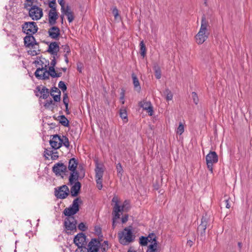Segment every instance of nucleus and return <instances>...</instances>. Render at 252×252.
<instances>
[{"instance_id": "1", "label": "nucleus", "mask_w": 252, "mask_h": 252, "mask_svg": "<svg viewBox=\"0 0 252 252\" xmlns=\"http://www.w3.org/2000/svg\"><path fill=\"white\" fill-rule=\"evenodd\" d=\"M118 237L119 242L123 245H127L132 242L134 240L135 236L132 231V226L126 227L119 232Z\"/></svg>"}, {"instance_id": "2", "label": "nucleus", "mask_w": 252, "mask_h": 252, "mask_svg": "<svg viewBox=\"0 0 252 252\" xmlns=\"http://www.w3.org/2000/svg\"><path fill=\"white\" fill-rule=\"evenodd\" d=\"M208 23L204 16L201 19V27L195 36L196 42L198 44L203 43L208 38L209 33L207 30Z\"/></svg>"}, {"instance_id": "3", "label": "nucleus", "mask_w": 252, "mask_h": 252, "mask_svg": "<svg viewBox=\"0 0 252 252\" xmlns=\"http://www.w3.org/2000/svg\"><path fill=\"white\" fill-rule=\"evenodd\" d=\"M82 200L79 198L75 199L72 205L68 208L64 210L63 213L66 216L71 217V216L76 214L79 210V203H81Z\"/></svg>"}, {"instance_id": "4", "label": "nucleus", "mask_w": 252, "mask_h": 252, "mask_svg": "<svg viewBox=\"0 0 252 252\" xmlns=\"http://www.w3.org/2000/svg\"><path fill=\"white\" fill-rule=\"evenodd\" d=\"M26 9L29 10V16L33 20H38L43 16L42 9L36 5L32 4Z\"/></svg>"}, {"instance_id": "5", "label": "nucleus", "mask_w": 252, "mask_h": 252, "mask_svg": "<svg viewBox=\"0 0 252 252\" xmlns=\"http://www.w3.org/2000/svg\"><path fill=\"white\" fill-rule=\"evenodd\" d=\"M22 28L23 32L27 35H33L38 29L36 23L34 22H25Z\"/></svg>"}, {"instance_id": "6", "label": "nucleus", "mask_w": 252, "mask_h": 252, "mask_svg": "<svg viewBox=\"0 0 252 252\" xmlns=\"http://www.w3.org/2000/svg\"><path fill=\"white\" fill-rule=\"evenodd\" d=\"M206 164L209 171L213 173V164L218 161V156L215 152H210L206 157Z\"/></svg>"}, {"instance_id": "7", "label": "nucleus", "mask_w": 252, "mask_h": 252, "mask_svg": "<svg viewBox=\"0 0 252 252\" xmlns=\"http://www.w3.org/2000/svg\"><path fill=\"white\" fill-rule=\"evenodd\" d=\"M69 192L68 188L66 185H63L58 190L55 189V194L57 198L64 199L68 196Z\"/></svg>"}, {"instance_id": "8", "label": "nucleus", "mask_w": 252, "mask_h": 252, "mask_svg": "<svg viewBox=\"0 0 252 252\" xmlns=\"http://www.w3.org/2000/svg\"><path fill=\"white\" fill-rule=\"evenodd\" d=\"M64 224L66 231H73L76 229L77 221L73 217L66 218Z\"/></svg>"}, {"instance_id": "9", "label": "nucleus", "mask_w": 252, "mask_h": 252, "mask_svg": "<svg viewBox=\"0 0 252 252\" xmlns=\"http://www.w3.org/2000/svg\"><path fill=\"white\" fill-rule=\"evenodd\" d=\"M86 236L83 233H80L76 235L74 238L73 242L78 248L79 247H86L87 242Z\"/></svg>"}, {"instance_id": "10", "label": "nucleus", "mask_w": 252, "mask_h": 252, "mask_svg": "<svg viewBox=\"0 0 252 252\" xmlns=\"http://www.w3.org/2000/svg\"><path fill=\"white\" fill-rule=\"evenodd\" d=\"M49 143L53 149L54 150L58 149L62 146L61 137L57 134L54 135L52 138L50 139Z\"/></svg>"}, {"instance_id": "11", "label": "nucleus", "mask_w": 252, "mask_h": 252, "mask_svg": "<svg viewBox=\"0 0 252 252\" xmlns=\"http://www.w3.org/2000/svg\"><path fill=\"white\" fill-rule=\"evenodd\" d=\"M71 172L72 173H71L69 177V183L70 185H73L79 179H82L85 176V171L83 170H82L80 175H79V173L76 171Z\"/></svg>"}, {"instance_id": "12", "label": "nucleus", "mask_w": 252, "mask_h": 252, "mask_svg": "<svg viewBox=\"0 0 252 252\" xmlns=\"http://www.w3.org/2000/svg\"><path fill=\"white\" fill-rule=\"evenodd\" d=\"M88 247L89 252H97L100 247V242L96 239H92L89 243Z\"/></svg>"}, {"instance_id": "13", "label": "nucleus", "mask_w": 252, "mask_h": 252, "mask_svg": "<svg viewBox=\"0 0 252 252\" xmlns=\"http://www.w3.org/2000/svg\"><path fill=\"white\" fill-rule=\"evenodd\" d=\"M208 219L206 216L202 217L201 219V222L200 224L198 226L197 228L198 231L200 233L201 235H202L203 236H205V230L208 225Z\"/></svg>"}, {"instance_id": "14", "label": "nucleus", "mask_w": 252, "mask_h": 252, "mask_svg": "<svg viewBox=\"0 0 252 252\" xmlns=\"http://www.w3.org/2000/svg\"><path fill=\"white\" fill-rule=\"evenodd\" d=\"M66 170V166L63 163H57L53 167V171L57 175H61Z\"/></svg>"}, {"instance_id": "15", "label": "nucleus", "mask_w": 252, "mask_h": 252, "mask_svg": "<svg viewBox=\"0 0 252 252\" xmlns=\"http://www.w3.org/2000/svg\"><path fill=\"white\" fill-rule=\"evenodd\" d=\"M112 201L114 203L113 210V214L115 215L117 218H120L121 212V206L119 205V199L118 197L114 196L112 198Z\"/></svg>"}, {"instance_id": "16", "label": "nucleus", "mask_w": 252, "mask_h": 252, "mask_svg": "<svg viewBox=\"0 0 252 252\" xmlns=\"http://www.w3.org/2000/svg\"><path fill=\"white\" fill-rule=\"evenodd\" d=\"M95 172L96 179H102L104 173L103 165L101 163H98L97 160L95 161Z\"/></svg>"}, {"instance_id": "17", "label": "nucleus", "mask_w": 252, "mask_h": 252, "mask_svg": "<svg viewBox=\"0 0 252 252\" xmlns=\"http://www.w3.org/2000/svg\"><path fill=\"white\" fill-rule=\"evenodd\" d=\"M59 50L58 44L56 42H53L49 44L47 51L54 56H57Z\"/></svg>"}, {"instance_id": "18", "label": "nucleus", "mask_w": 252, "mask_h": 252, "mask_svg": "<svg viewBox=\"0 0 252 252\" xmlns=\"http://www.w3.org/2000/svg\"><path fill=\"white\" fill-rule=\"evenodd\" d=\"M139 104L141 107L147 111L150 116L153 115V106L150 101H141Z\"/></svg>"}, {"instance_id": "19", "label": "nucleus", "mask_w": 252, "mask_h": 252, "mask_svg": "<svg viewBox=\"0 0 252 252\" xmlns=\"http://www.w3.org/2000/svg\"><path fill=\"white\" fill-rule=\"evenodd\" d=\"M48 33L50 37L57 39L60 34V30L57 27H52L49 29Z\"/></svg>"}, {"instance_id": "20", "label": "nucleus", "mask_w": 252, "mask_h": 252, "mask_svg": "<svg viewBox=\"0 0 252 252\" xmlns=\"http://www.w3.org/2000/svg\"><path fill=\"white\" fill-rule=\"evenodd\" d=\"M81 187V183L77 181L72 186L70 189V193L72 196H76L80 190Z\"/></svg>"}, {"instance_id": "21", "label": "nucleus", "mask_w": 252, "mask_h": 252, "mask_svg": "<svg viewBox=\"0 0 252 252\" xmlns=\"http://www.w3.org/2000/svg\"><path fill=\"white\" fill-rule=\"evenodd\" d=\"M49 17V23L51 25H53L56 24V20L58 18V15L56 10L52 11L50 10L48 14Z\"/></svg>"}, {"instance_id": "22", "label": "nucleus", "mask_w": 252, "mask_h": 252, "mask_svg": "<svg viewBox=\"0 0 252 252\" xmlns=\"http://www.w3.org/2000/svg\"><path fill=\"white\" fill-rule=\"evenodd\" d=\"M51 95L53 97L55 101L59 102L61 100V92L57 87L52 88Z\"/></svg>"}, {"instance_id": "23", "label": "nucleus", "mask_w": 252, "mask_h": 252, "mask_svg": "<svg viewBox=\"0 0 252 252\" xmlns=\"http://www.w3.org/2000/svg\"><path fill=\"white\" fill-rule=\"evenodd\" d=\"M61 12L63 14H64L67 16V20L69 23L72 22L74 20V17L73 16V12L68 6L66 7V8L64 9V11Z\"/></svg>"}, {"instance_id": "24", "label": "nucleus", "mask_w": 252, "mask_h": 252, "mask_svg": "<svg viewBox=\"0 0 252 252\" xmlns=\"http://www.w3.org/2000/svg\"><path fill=\"white\" fill-rule=\"evenodd\" d=\"M44 71H46V69L42 67L41 68H38L36 69L34 73V75L36 77L39 79H47L46 76H44Z\"/></svg>"}, {"instance_id": "25", "label": "nucleus", "mask_w": 252, "mask_h": 252, "mask_svg": "<svg viewBox=\"0 0 252 252\" xmlns=\"http://www.w3.org/2000/svg\"><path fill=\"white\" fill-rule=\"evenodd\" d=\"M35 39L32 35H28L24 38V43L27 47L32 46Z\"/></svg>"}, {"instance_id": "26", "label": "nucleus", "mask_w": 252, "mask_h": 252, "mask_svg": "<svg viewBox=\"0 0 252 252\" xmlns=\"http://www.w3.org/2000/svg\"><path fill=\"white\" fill-rule=\"evenodd\" d=\"M77 164V161L75 158H71L68 162V169L71 171H75Z\"/></svg>"}, {"instance_id": "27", "label": "nucleus", "mask_w": 252, "mask_h": 252, "mask_svg": "<svg viewBox=\"0 0 252 252\" xmlns=\"http://www.w3.org/2000/svg\"><path fill=\"white\" fill-rule=\"evenodd\" d=\"M56 72L55 70L54 67L53 66H50L49 67V70L47 71H44V75L46 77V78L49 79V76H50L52 78H55V76H56Z\"/></svg>"}, {"instance_id": "28", "label": "nucleus", "mask_w": 252, "mask_h": 252, "mask_svg": "<svg viewBox=\"0 0 252 252\" xmlns=\"http://www.w3.org/2000/svg\"><path fill=\"white\" fill-rule=\"evenodd\" d=\"M132 78L133 80V84L134 85V88L137 91H140L141 90V87L140 86L139 80L135 74H134V73L132 74Z\"/></svg>"}, {"instance_id": "29", "label": "nucleus", "mask_w": 252, "mask_h": 252, "mask_svg": "<svg viewBox=\"0 0 252 252\" xmlns=\"http://www.w3.org/2000/svg\"><path fill=\"white\" fill-rule=\"evenodd\" d=\"M38 91L42 94L41 96L43 99H46L49 95V91L45 87H42L41 90L38 89Z\"/></svg>"}, {"instance_id": "30", "label": "nucleus", "mask_w": 252, "mask_h": 252, "mask_svg": "<svg viewBox=\"0 0 252 252\" xmlns=\"http://www.w3.org/2000/svg\"><path fill=\"white\" fill-rule=\"evenodd\" d=\"M58 118L60 123L64 126H68L69 121L64 115L60 116Z\"/></svg>"}, {"instance_id": "31", "label": "nucleus", "mask_w": 252, "mask_h": 252, "mask_svg": "<svg viewBox=\"0 0 252 252\" xmlns=\"http://www.w3.org/2000/svg\"><path fill=\"white\" fill-rule=\"evenodd\" d=\"M154 70L155 71L156 77L157 79H160L161 77V70L158 64L154 65Z\"/></svg>"}, {"instance_id": "32", "label": "nucleus", "mask_w": 252, "mask_h": 252, "mask_svg": "<svg viewBox=\"0 0 252 252\" xmlns=\"http://www.w3.org/2000/svg\"><path fill=\"white\" fill-rule=\"evenodd\" d=\"M158 243L151 244L148 247L146 252H157Z\"/></svg>"}, {"instance_id": "33", "label": "nucleus", "mask_w": 252, "mask_h": 252, "mask_svg": "<svg viewBox=\"0 0 252 252\" xmlns=\"http://www.w3.org/2000/svg\"><path fill=\"white\" fill-rule=\"evenodd\" d=\"M68 101H69V99H68L67 94H64L63 96V102L65 106V109H66V112L67 114H69V110L68 109Z\"/></svg>"}, {"instance_id": "34", "label": "nucleus", "mask_w": 252, "mask_h": 252, "mask_svg": "<svg viewBox=\"0 0 252 252\" xmlns=\"http://www.w3.org/2000/svg\"><path fill=\"white\" fill-rule=\"evenodd\" d=\"M164 94L166 95V99L167 101L171 100L172 99L173 94L168 89L165 90Z\"/></svg>"}, {"instance_id": "35", "label": "nucleus", "mask_w": 252, "mask_h": 252, "mask_svg": "<svg viewBox=\"0 0 252 252\" xmlns=\"http://www.w3.org/2000/svg\"><path fill=\"white\" fill-rule=\"evenodd\" d=\"M146 238H148V242H151V244L157 243L156 235L153 233L150 234Z\"/></svg>"}, {"instance_id": "36", "label": "nucleus", "mask_w": 252, "mask_h": 252, "mask_svg": "<svg viewBox=\"0 0 252 252\" xmlns=\"http://www.w3.org/2000/svg\"><path fill=\"white\" fill-rule=\"evenodd\" d=\"M129 208V202L127 200H125L122 206H121V212L122 213L124 211H127Z\"/></svg>"}, {"instance_id": "37", "label": "nucleus", "mask_w": 252, "mask_h": 252, "mask_svg": "<svg viewBox=\"0 0 252 252\" xmlns=\"http://www.w3.org/2000/svg\"><path fill=\"white\" fill-rule=\"evenodd\" d=\"M120 116L123 120H126V122L127 121V113L125 108H122L120 111Z\"/></svg>"}, {"instance_id": "38", "label": "nucleus", "mask_w": 252, "mask_h": 252, "mask_svg": "<svg viewBox=\"0 0 252 252\" xmlns=\"http://www.w3.org/2000/svg\"><path fill=\"white\" fill-rule=\"evenodd\" d=\"M62 145L63 144L65 147L68 148L69 147V142L67 137L63 136L61 137Z\"/></svg>"}, {"instance_id": "39", "label": "nucleus", "mask_w": 252, "mask_h": 252, "mask_svg": "<svg viewBox=\"0 0 252 252\" xmlns=\"http://www.w3.org/2000/svg\"><path fill=\"white\" fill-rule=\"evenodd\" d=\"M140 54L143 57L145 56L146 52V49L143 41H141L140 43Z\"/></svg>"}, {"instance_id": "40", "label": "nucleus", "mask_w": 252, "mask_h": 252, "mask_svg": "<svg viewBox=\"0 0 252 252\" xmlns=\"http://www.w3.org/2000/svg\"><path fill=\"white\" fill-rule=\"evenodd\" d=\"M100 248L101 249L102 252H106L109 249L108 241H104L102 244H100Z\"/></svg>"}, {"instance_id": "41", "label": "nucleus", "mask_w": 252, "mask_h": 252, "mask_svg": "<svg viewBox=\"0 0 252 252\" xmlns=\"http://www.w3.org/2000/svg\"><path fill=\"white\" fill-rule=\"evenodd\" d=\"M112 13L116 20H121V17L119 14V10L116 7L113 8L112 10Z\"/></svg>"}, {"instance_id": "42", "label": "nucleus", "mask_w": 252, "mask_h": 252, "mask_svg": "<svg viewBox=\"0 0 252 252\" xmlns=\"http://www.w3.org/2000/svg\"><path fill=\"white\" fill-rule=\"evenodd\" d=\"M116 169L117 171L118 176L121 177L123 173V169L122 166L120 163H119L116 165Z\"/></svg>"}, {"instance_id": "43", "label": "nucleus", "mask_w": 252, "mask_h": 252, "mask_svg": "<svg viewBox=\"0 0 252 252\" xmlns=\"http://www.w3.org/2000/svg\"><path fill=\"white\" fill-rule=\"evenodd\" d=\"M184 131V126L182 123L179 124V125L177 129L176 133L179 135H181Z\"/></svg>"}, {"instance_id": "44", "label": "nucleus", "mask_w": 252, "mask_h": 252, "mask_svg": "<svg viewBox=\"0 0 252 252\" xmlns=\"http://www.w3.org/2000/svg\"><path fill=\"white\" fill-rule=\"evenodd\" d=\"M148 238L145 237H141L140 238V243L142 246H146L148 244Z\"/></svg>"}, {"instance_id": "45", "label": "nucleus", "mask_w": 252, "mask_h": 252, "mask_svg": "<svg viewBox=\"0 0 252 252\" xmlns=\"http://www.w3.org/2000/svg\"><path fill=\"white\" fill-rule=\"evenodd\" d=\"M56 0L50 1L49 3V6L51 8L50 10H52V11L56 10Z\"/></svg>"}, {"instance_id": "46", "label": "nucleus", "mask_w": 252, "mask_h": 252, "mask_svg": "<svg viewBox=\"0 0 252 252\" xmlns=\"http://www.w3.org/2000/svg\"><path fill=\"white\" fill-rule=\"evenodd\" d=\"M59 87L60 88L63 92L66 90V86L65 83L63 81H60L59 83Z\"/></svg>"}, {"instance_id": "47", "label": "nucleus", "mask_w": 252, "mask_h": 252, "mask_svg": "<svg viewBox=\"0 0 252 252\" xmlns=\"http://www.w3.org/2000/svg\"><path fill=\"white\" fill-rule=\"evenodd\" d=\"M52 105H54V103H53V101L50 99V100H47L46 102L45 103L44 106L45 107L47 108H50V106Z\"/></svg>"}, {"instance_id": "48", "label": "nucleus", "mask_w": 252, "mask_h": 252, "mask_svg": "<svg viewBox=\"0 0 252 252\" xmlns=\"http://www.w3.org/2000/svg\"><path fill=\"white\" fill-rule=\"evenodd\" d=\"M75 252H89L86 247H79L75 250Z\"/></svg>"}, {"instance_id": "49", "label": "nucleus", "mask_w": 252, "mask_h": 252, "mask_svg": "<svg viewBox=\"0 0 252 252\" xmlns=\"http://www.w3.org/2000/svg\"><path fill=\"white\" fill-rule=\"evenodd\" d=\"M192 97L193 100V102L195 104H197L198 102V98L197 95L196 93L192 92Z\"/></svg>"}, {"instance_id": "50", "label": "nucleus", "mask_w": 252, "mask_h": 252, "mask_svg": "<svg viewBox=\"0 0 252 252\" xmlns=\"http://www.w3.org/2000/svg\"><path fill=\"white\" fill-rule=\"evenodd\" d=\"M33 0H26L24 3V8H28V7L32 6Z\"/></svg>"}, {"instance_id": "51", "label": "nucleus", "mask_w": 252, "mask_h": 252, "mask_svg": "<svg viewBox=\"0 0 252 252\" xmlns=\"http://www.w3.org/2000/svg\"><path fill=\"white\" fill-rule=\"evenodd\" d=\"M78 229L82 231H85L87 229V227L83 222H81L78 226Z\"/></svg>"}, {"instance_id": "52", "label": "nucleus", "mask_w": 252, "mask_h": 252, "mask_svg": "<svg viewBox=\"0 0 252 252\" xmlns=\"http://www.w3.org/2000/svg\"><path fill=\"white\" fill-rule=\"evenodd\" d=\"M96 186L99 189L102 188V179H96Z\"/></svg>"}, {"instance_id": "53", "label": "nucleus", "mask_w": 252, "mask_h": 252, "mask_svg": "<svg viewBox=\"0 0 252 252\" xmlns=\"http://www.w3.org/2000/svg\"><path fill=\"white\" fill-rule=\"evenodd\" d=\"M58 154V153L57 152H54L53 151V152L52 153V155L51 156V158L52 159H53V160L57 159L59 157Z\"/></svg>"}, {"instance_id": "54", "label": "nucleus", "mask_w": 252, "mask_h": 252, "mask_svg": "<svg viewBox=\"0 0 252 252\" xmlns=\"http://www.w3.org/2000/svg\"><path fill=\"white\" fill-rule=\"evenodd\" d=\"M58 2L61 6V11H64V9L66 8L64 6V2L63 0H58Z\"/></svg>"}, {"instance_id": "55", "label": "nucleus", "mask_w": 252, "mask_h": 252, "mask_svg": "<svg viewBox=\"0 0 252 252\" xmlns=\"http://www.w3.org/2000/svg\"><path fill=\"white\" fill-rule=\"evenodd\" d=\"M63 50L64 52H66V54H68L70 52V48L68 45H65L63 46Z\"/></svg>"}, {"instance_id": "56", "label": "nucleus", "mask_w": 252, "mask_h": 252, "mask_svg": "<svg viewBox=\"0 0 252 252\" xmlns=\"http://www.w3.org/2000/svg\"><path fill=\"white\" fill-rule=\"evenodd\" d=\"M128 220V215H125L122 218V222L123 223H126Z\"/></svg>"}, {"instance_id": "57", "label": "nucleus", "mask_w": 252, "mask_h": 252, "mask_svg": "<svg viewBox=\"0 0 252 252\" xmlns=\"http://www.w3.org/2000/svg\"><path fill=\"white\" fill-rule=\"evenodd\" d=\"M56 64V61L55 56H54L53 59L52 60V61L51 62V66H53V67H54Z\"/></svg>"}, {"instance_id": "58", "label": "nucleus", "mask_w": 252, "mask_h": 252, "mask_svg": "<svg viewBox=\"0 0 252 252\" xmlns=\"http://www.w3.org/2000/svg\"><path fill=\"white\" fill-rule=\"evenodd\" d=\"M53 151H51L48 149H46L44 151L45 156H51Z\"/></svg>"}, {"instance_id": "59", "label": "nucleus", "mask_w": 252, "mask_h": 252, "mask_svg": "<svg viewBox=\"0 0 252 252\" xmlns=\"http://www.w3.org/2000/svg\"><path fill=\"white\" fill-rule=\"evenodd\" d=\"M113 215H114V217H113V219L112 227L113 229H114L115 227V221L116 220L118 219L119 218H116V217L115 216V215L113 214Z\"/></svg>"}, {"instance_id": "60", "label": "nucleus", "mask_w": 252, "mask_h": 252, "mask_svg": "<svg viewBox=\"0 0 252 252\" xmlns=\"http://www.w3.org/2000/svg\"><path fill=\"white\" fill-rule=\"evenodd\" d=\"M224 202H225V207L226 208H228V209L230 208V205L229 203L228 199H226L225 200Z\"/></svg>"}, {"instance_id": "61", "label": "nucleus", "mask_w": 252, "mask_h": 252, "mask_svg": "<svg viewBox=\"0 0 252 252\" xmlns=\"http://www.w3.org/2000/svg\"><path fill=\"white\" fill-rule=\"evenodd\" d=\"M120 101H121L122 103L123 104L125 103L124 100V93H122V95L120 98Z\"/></svg>"}, {"instance_id": "62", "label": "nucleus", "mask_w": 252, "mask_h": 252, "mask_svg": "<svg viewBox=\"0 0 252 252\" xmlns=\"http://www.w3.org/2000/svg\"><path fill=\"white\" fill-rule=\"evenodd\" d=\"M62 73L61 72L57 73H56V76H55V78L56 77H59L62 76Z\"/></svg>"}, {"instance_id": "63", "label": "nucleus", "mask_w": 252, "mask_h": 252, "mask_svg": "<svg viewBox=\"0 0 252 252\" xmlns=\"http://www.w3.org/2000/svg\"><path fill=\"white\" fill-rule=\"evenodd\" d=\"M64 58L65 62L67 63L68 62V60L67 58V55L66 54L64 55Z\"/></svg>"}, {"instance_id": "64", "label": "nucleus", "mask_w": 252, "mask_h": 252, "mask_svg": "<svg viewBox=\"0 0 252 252\" xmlns=\"http://www.w3.org/2000/svg\"><path fill=\"white\" fill-rule=\"evenodd\" d=\"M187 243L190 246H191V245H192V241H190V240L188 241Z\"/></svg>"}]
</instances>
